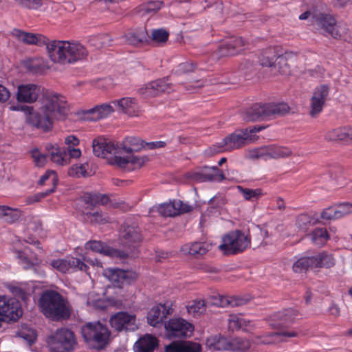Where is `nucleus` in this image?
I'll list each match as a JSON object with an SVG mask.
<instances>
[{"label": "nucleus", "instance_id": "1", "mask_svg": "<svg viewBox=\"0 0 352 352\" xmlns=\"http://www.w3.org/2000/svg\"><path fill=\"white\" fill-rule=\"evenodd\" d=\"M38 103V111L27 105L21 106V110L27 111L28 124L43 132L51 131L54 120L64 118L69 111L65 98L53 91L43 90Z\"/></svg>", "mask_w": 352, "mask_h": 352}, {"label": "nucleus", "instance_id": "2", "mask_svg": "<svg viewBox=\"0 0 352 352\" xmlns=\"http://www.w3.org/2000/svg\"><path fill=\"white\" fill-rule=\"evenodd\" d=\"M92 147L94 154L96 156L108 158L109 155H112L113 157L111 158L110 164H116L122 168L128 167L129 164L134 166L135 168H140L148 160L146 157H125L120 155L122 150L119 149V146L115 145L103 137H98L94 139L92 142Z\"/></svg>", "mask_w": 352, "mask_h": 352}, {"label": "nucleus", "instance_id": "3", "mask_svg": "<svg viewBox=\"0 0 352 352\" xmlns=\"http://www.w3.org/2000/svg\"><path fill=\"white\" fill-rule=\"evenodd\" d=\"M39 307L41 312L54 321H60L69 318L71 311L67 301L58 292L45 291L39 299Z\"/></svg>", "mask_w": 352, "mask_h": 352}, {"label": "nucleus", "instance_id": "4", "mask_svg": "<svg viewBox=\"0 0 352 352\" xmlns=\"http://www.w3.org/2000/svg\"><path fill=\"white\" fill-rule=\"evenodd\" d=\"M263 126H250L249 128L242 129L235 131L234 133L225 137L221 142H218L208 150L206 153L208 155H213L224 151H232L239 149L248 142L254 139V133L261 131Z\"/></svg>", "mask_w": 352, "mask_h": 352}, {"label": "nucleus", "instance_id": "5", "mask_svg": "<svg viewBox=\"0 0 352 352\" xmlns=\"http://www.w3.org/2000/svg\"><path fill=\"white\" fill-rule=\"evenodd\" d=\"M312 25L327 36L336 39H346L347 28L337 23L335 18L331 14L322 12L319 10H315L312 16Z\"/></svg>", "mask_w": 352, "mask_h": 352}, {"label": "nucleus", "instance_id": "6", "mask_svg": "<svg viewBox=\"0 0 352 352\" xmlns=\"http://www.w3.org/2000/svg\"><path fill=\"white\" fill-rule=\"evenodd\" d=\"M141 240L140 230L138 226L124 224L120 232V245L123 249L118 250L125 255H120V259L137 256Z\"/></svg>", "mask_w": 352, "mask_h": 352}, {"label": "nucleus", "instance_id": "7", "mask_svg": "<svg viewBox=\"0 0 352 352\" xmlns=\"http://www.w3.org/2000/svg\"><path fill=\"white\" fill-rule=\"evenodd\" d=\"M250 245L249 235L240 230L229 232L222 239V243L219 246L226 255H234L243 252Z\"/></svg>", "mask_w": 352, "mask_h": 352}, {"label": "nucleus", "instance_id": "8", "mask_svg": "<svg viewBox=\"0 0 352 352\" xmlns=\"http://www.w3.org/2000/svg\"><path fill=\"white\" fill-rule=\"evenodd\" d=\"M81 333L86 342H93L98 348L105 346L110 336L108 329L100 322L87 323Z\"/></svg>", "mask_w": 352, "mask_h": 352}, {"label": "nucleus", "instance_id": "9", "mask_svg": "<svg viewBox=\"0 0 352 352\" xmlns=\"http://www.w3.org/2000/svg\"><path fill=\"white\" fill-rule=\"evenodd\" d=\"M74 333L67 329H58L48 339V346L52 352H69L76 344Z\"/></svg>", "mask_w": 352, "mask_h": 352}, {"label": "nucleus", "instance_id": "10", "mask_svg": "<svg viewBox=\"0 0 352 352\" xmlns=\"http://www.w3.org/2000/svg\"><path fill=\"white\" fill-rule=\"evenodd\" d=\"M22 314L21 305L16 298L0 296V327L3 322L16 321Z\"/></svg>", "mask_w": 352, "mask_h": 352}, {"label": "nucleus", "instance_id": "11", "mask_svg": "<svg viewBox=\"0 0 352 352\" xmlns=\"http://www.w3.org/2000/svg\"><path fill=\"white\" fill-rule=\"evenodd\" d=\"M258 59L261 65L263 67H278V72L285 75L289 72L285 57L278 55L276 49L274 47H270L263 50Z\"/></svg>", "mask_w": 352, "mask_h": 352}, {"label": "nucleus", "instance_id": "12", "mask_svg": "<svg viewBox=\"0 0 352 352\" xmlns=\"http://www.w3.org/2000/svg\"><path fill=\"white\" fill-rule=\"evenodd\" d=\"M292 151L290 148L277 145H267L250 151L249 157L255 159H278L290 156Z\"/></svg>", "mask_w": 352, "mask_h": 352}, {"label": "nucleus", "instance_id": "13", "mask_svg": "<svg viewBox=\"0 0 352 352\" xmlns=\"http://www.w3.org/2000/svg\"><path fill=\"white\" fill-rule=\"evenodd\" d=\"M168 76L151 81L137 89V93L143 98L155 97L162 93L173 91V85L169 82Z\"/></svg>", "mask_w": 352, "mask_h": 352}, {"label": "nucleus", "instance_id": "14", "mask_svg": "<svg viewBox=\"0 0 352 352\" xmlns=\"http://www.w3.org/2000/svg\"><path fill=\"white\" fill-rule=\"evenodd\" d=\"M167 336L170 338H186L193 331L191 323L182 318H173L164 324Z\"/></svg>", "mask_w": 352, "mask_h": 352}, {"label": "nucleus", "instance_id": "15", "mask_svg": "<svg viewBox=\"0 0 352 352\" xmlns=\"http://www.w3.org/2000/svg\"><path fill=\"white\" fill-rule=\"evenodd\" d=\"M64 57L63 64H72L87 57L88 52L80 43L63 41Z\"/></svg>", "mask_w": 352, "mask_h": 352}, {"label": "nucleus", "instance_id": "16", "mask_svg": "<svg viewBox=\"0 0 352 352\" xmlns=\"http://www.w3.org/2000/svg\"><path fill=\"white\" fill-rule=\"evenodd\" d=\"M330 87L328 85H320L315 88L310 102L309 115L316 117L322 111L329 97Z\"/></svg>", "mask_w": 352, "mask_h": 352}, {"label": "nucleus", "instance_id": "17", "mask_svg": "<svg viewBox=\"0 0 352 352\" xmlns=\"http://www.w3.org/2000/svg\"><path fill=\"white\" fill-rule=\"evenodd\" d=\"M110 324L118 331H134L138 329L135 316L126 312L121 311L114 314L110 319Z\"/></svg>", "mask_w": 352, "mask_h": 352}, {"label": "nucleus", "instance_id": "18", "mask_svg": "<svg viewBox=\"0 0 352 352\" xmlns=\"http://www.w3.org/2000/svg\"><path fill=\"white\" fill-rule=\"evenodd\" d=\"M104 275L118 287L129 285L136 279L134 272L120 269H106Z\"/></svg>", "mask_w": 352, "mask_h": 352}, {"label": "nucleus", "instance_id": "19", "mask_svg": "<svg viewBox=\"0 0 352 352\" xmlns=\"http://www.w3.org/2000/svg\"><path fill=\"white\" fill-rule=\"evenodd\" d=\"M193 207L180 200H174L164 203L158 206V212L164 217H175L180 214L187 213L192 210Z\"/></svg>", "mask_w": 352, "mask_h": 352}, {"label": "nucleus", "instance_id": "20", "mask_svg": "<svg viewBox=\"0 0 352 352\" xmlns=\"http://www.w3.org/2000/svg\"><path fill=\"white\" fill-rule=\"evenodd\" d=\"M44 90L34 84L21 85L18 87L16 100L20 102L33 103L39 99Z\"/></svg>", "mask_w": 352, "mask_h": 352}, {"label": "nucleus", "instance_id": "21", "mask_svg": "<svg viewBox=\"0 0 352 352\" xmlns=\"http://www.w3.org/2000/svg\"><path fill=\"white\" fill-rule=\"evenodd\" d=\"M298 316V312L294 309H283L271 316L270 325L272 328L286 327L294 322Z\"/></svg>", "mask_w": 352, "mask_h": 352}, {"label": "nucleus", "instance_id": "22", "mask_svg": "<svg viewBox=\"0 0 352 352\" xmlns=\"http://www.w3.org/2000/svg\"><path fill=\"white\" fill-rule=\"evenodd\" d=\"M245 41L241 37L232 36L223 41L219 50L221 56H234L244 50Z\"/></svg>", "mask_w": 352, "mask_h": 352}, {"label": "nucleus", "instance_id": "23", "mask_svg": "<svg viewBox=\"0 0 352 352\" xmlns=\"http://www.w3.org/2000/svg\"><path fill=\"white\" fill-rule=\"evenodd\" d=\"M192 177L199 182H221L226 178L222 170L217 166H205L201 172L193 173Z\"/></svg>", "mask_w": 352, "mask_h": 352}, {"label": "nucleus", "instance_id": "24", "mask_svg": "<svg viewBox=\"0 0 352 352\" xmlns=\"http://www.w3.org/2000/svg\"><path fill=\"white\" fill-rule=\"evenodd\" d=\"M250 300L248 297L241 296H213L210 301H207V305H214L217 307H239L246 304Z\"/></svg>", "mask_w": 352, "mask_h": 352}, {"label": "nucleus", "instance_id": "25", "mask_svg": "<svg viewBox=\"0 0 352 352\" xmlns=\"http://www.w3.org/2000/svg\"><path fill=\"white\" fill-rule=\"evenodd\" d=\"M11 34L25 44L43 46L47 43V37L42 34L25 32L19 29H14Z\"/></svg>", "mask_w": 352, "mask_h": 352}, {"label": "nucleus", "instance_id": "26", "mask_svg": "<svg viewBox=\"0 0 352 352\" xmlns=\"http://www.w3.org/2000/svg\"><path fill=\"white\" fill-rule=\"evenodd\" d=\"M171 313V308L165 304H160L153 307L147 315L148 323L157 327L158 324L162 323L166 316Z\"/></svg>", "mask_w": 352, "mask_h": 352}, {"label": "nucleus", "instance_id": "27", "mask_svg": "<svg viewBox=\"0 0 352 352\" xmlns=\"http://www.w3.org/2000/svg\"><path fill=\"white\" fill-rule=\"evenodd\" d=\"M47 43L44 44L49 58L54 63L63 64L64 57L63 41L53 40L50 41L47 38Z\"/></svg>", "mask_w": 352, "mask_h": 352}, {"label": "nucleus", "instance_id": "28", "mask_svg": "<svg viewBox=\"0 0 352 352\" xmlns=\"http://www.w3.org/2000/svg\"><path fill=\"white\" fill-rule=\"evenodd\" d=\"M297 333L294 331H281L278 332L269 333L256 338L257 343H262L264 344H274L276 342H284L287 338L296 337Z\"/></svg>", "mask_w": 352, "mask_h": 352}, {"label": "nucleus", "instance_id": "29", "mask_svg": "<svg viewBox=\"0 0 352 352\" xmlns=\"http://www.w3.org/2000/svg\"><path fill=\"white\" fill-rule=\"evenodd\" d=\"M142 148H145V142L138 137H127L123 142V145L119 146V149L122 150L120 155L122 156H135L131 155L133 152L140 151Z\"/></svg>", "mask_w": 352, "mask_h": 352}, {"label": "nucleus", "instance_id": "30", "mask_svg": "<svg viewBox=\"0 0 352 352\" xmlns=\"http://www.w3.org/2000/svg\"><path fill=\"white\" fill-rule=\"evenodd\" d=\"M85 248L87 250H91L94 252L114 258H120V255H125L124 253L119 251L118 249L111 248L100 241H88L85 244Z\"/></svg>", "mask_w": 352, "mask_h": 352}, {"label": "nucleus", "instance_id": "31", "mask_svg": "<svg viewBox=\"0 0 352 352\" xmlns=\"http://www.w3.org/2000/svg\"><path fill=\"white\" fill-rule=\"evenodd\" d=\"M113 111V109L110 104H102L85 111V118L91 121H96L106 118Z\"/></svg>", "mask_w": 352, "mask_h": 352}, {"label": "nucleus", "instance_id": "32", "mask_svg": "<svg viewBox=\"0 0 352 352\" xmlns=\"http://www.w3.org/2000/svg\"><path fill=\"white\" fill-rule=\"evenodd\" d=\"M324 138L328 142H340L352 140V126H346L327 131Z\"/></svg>", "mask_w": 352, "mask_h": 352}, {"label": "nucleus", "instance_id": "33", "mask_svg": "<svg viewBox=\"0 0 352 352\" xmlns=\"http://www.w3.org/2000/svg\"><path fill=\"white\" fill-rule=\"evenodd\" d=\"M113 103L117 105L120 111L130 116H138L139 106L134 98H122L119 100L113 101Z\"/></svg>", "mask_w": 352, "mask_h": 352}, {"label": "nucleus", "instance_id": "34", "mask_svg": "<svg viewBox=\"0 0 352 352\" xmlns=\"http://www.w3.org/2000/svg\"><path fill=\"white\" fill-rule=\"evenodd\" d=\"M158 346V340L152 335L146 334L136 341L133 346L135 352H153Z\"/></svg>", "mask_w": 352, "mask_h": 352}, {"label": "nucleus", "instance_id": "35", "mask_svg": "<svg viewBox=\"0 0 352 352\" xmlns=\"http://www.w3.org/2000/svg\"><path fill=\"white\" fill-rule=\"evenodd\" d=\"M201 346L199 343L183 341L173 342L166 346L165 352H201Z\"/></svg>", "mask_w": 352, "mask_h": 352}, {"label": "nucleus", "instance_id": "36", "mask_svg": "<svg viewBox=\"0 0 352 352\" xmlns=\"http://www.w3.org/2000/svg\"><path fill=\"white\" fill-rule=\"evenodd\" d=\"M211 248V245L206 242H195L186 244L181 248L184 254H189L197 258L205 254Z\"/></svg>", "mask_w": 352, "mask_h": 352}, {"label": "nucleus", "instance_id": "37", "mask_svg": "<svg viewBox=\"0 0 352 352\" xmlns=\"http://www.w3.org/2000/svg\"><path fill=\"white\" fill-rule=\"evenodd\" d=\"M265 113H267L265 104H254L246 110L244 120L250 122L267 119V115H265Z\"/></svg>", "mask_w": 352, "mask_h": 352}, {"label": "nucleus", "instance_id": "38", "mask_svg": "<svg viewBox=\"0 0 352 352\" xmlns=\"http://www.w3.org/2000/svg\"><path fill=\"white\" fill-rule=\"evenodd\" d=\"M148 34L145 28L133 30L124 35L126 42L134 46L146 41Z\"/></svg>", "mask_w": 352, "mask_h": 352}, {"label": "nucleus", "instance_id": "39", "mask_svg": "<svg viewBox=\"0 0 352 352\" xmlns=\"http://www.w3.org/2000/svg\"><path fill=\"white\" fill-rule=\"evenodd\" d=\"M265 104L267 118L283 116L289 111V107L286 103H268Z\"/></svg>", "mask_w": 352, "mask_h": 352}, {"label": "nucleus", "instance_id": "40", "mask_svg": "<svg viewBox=\"0 0 352 352\" xmlns=\"http://www.w3.org/2000/svg\"><path fill=\"white\" fill-rule=\"evenodd\" d=\"M82 200L86 204L94 206L107 204L109 201V198L104 194L88 192L84 195Z\"/></svg>", "mask_w": 352, "mask_h": 352}, {"label": "nucleus", "instance_id": "41", "mask_svg": "<svg viewBox=\"0 0 352 352\" xmlns=\"http://www.w3.org/2000/svg\"><path fill=\"white\" fill-rule=\"evenodd\" d=\"M315 262L314 256L301 257L293 264V270L297 273L306 272L310 268L315 267Z\"/></svg>", "mask_w": 352, "mask_h": 352}, {"label": "nucleus", "instance_id": "42", "mask_svg": "<svg viewBox=\"0 0 352 352\" xmlns=\"http://www.w3.org/2000/svg\"><path fill=\"white\" fill-rule=\"evenodd\" d=\"M113 38L106 34H100L97 36H91L89 38L88 42L90 45L99 49L102 47H107L112 45Z\"/></svg>", "mask_w": 352, "mask_h": 352}, {"label": "nucleus", "instance_id": "43", "mask_svg": "<svg viewBox=\"0 0 352 352\" xmlns=\"http://www.w3.org/2000/svg\"><path fill=\"white\" fill-rule=\"evenodd\" d=\"M207 307L208 305L205 300L199 299L189 302L186 305V309L190 314H192L193 316L196 317L204 314Z\"/></svg>", "mask_w": 352, "mask_h": 352}, {"label": "nucleus", "instance_id": "44", "mask_svg": "<svg viewBox=\"0 0 352 352\" xmlns=\"http://www.w3.org/2000/svg\"><path fill=\"white\" fill-rule=\"evenodd\" d=\"M316 259L315 267H326L330 268L334 266L336 261L334 258L331 254L327 252H322L314 256Z\"/></svg>", "mask_w": 352, "mask_h": 352}, {"label": "nucleus", "instance_id": "45", "mask_svg": "<svg viewBox=\"0 0 352 352\" xmlns=\"http://www.w3.org/2000/svg\"><path fill=\"white\" fill-rule=\"evenodd\" d=\"M30 253L31 251L28 248H25L23 251L17 252L16 256L24 265L25 269H29L38 262V258L34 255H30Z\"/></svg>", "mask_w": 352, "mask_h": 352}, {"label": "nucleus", "instance_id": "46", "mask_svg": "<svg viewBox=\"0 0 352 352\" xmlns=\"http://www.w3.org/2000/svg\"><path fill=\"white\" fill-rule=\"evenodd\" d=\"M208 342L210 346H212L214 350H230L231 348L230 340L221 336H214L211 340H208Z\"/></svg>", "mask_w": 352, "mask_h": 352}, {"label": "nucleus", "instance_id": "47", "mask_svg": "<svg viewBox=\"0 0 352 352\" xmlns=\"http://www.w3.org/2000/svg\"><path fill=\"white\" fill-rule=\"evenodd\" d=\"M237 188L243 195L244 199L248 201H254L258 199L263 195L261 188L250 189L243 188L241 186H238Z\"/></svg>", "mask_w": 352, "mask_h": 352}, {"label": "nucleus", "instance_id": "48", "mask_svg": "<svg viewBox=\"0 0 352 352\" xmlns=\"http://www.w3.org/2000/svg\"><path fill=\"white\" fill-rule=\"evenodd\" d=\"M164 3L160 1H150L143 3L140 7V12L143 15L153 14L159 11L163 6Z\"/></svg>", "mask_w": 352, "mask_h": 352}, {"label": "nucleus", "instance_id": "49", "mask_svg": "<svg viewBox=\"0 0 352 352\" xmlns=\"http://www.w3.org/2000/svg\"><path fill=\"white\" fill-rule=\"evenodd\" d=\"M67 263H69L67 265L68 267V272H76L78 270L82 271V272H87V270L89 269V267L82 262L80 259L72 257V256H67L66 257Z\"/></svg>", "mask_w": 352, "mask_h": 352}, {"label": "nucleus", "instance_id": "50", "mask_svg": "<svg viewBox=\"0 0 352 352\" xmlns=\"http://www.w3.org/2000/svg\"><path fill=\"white\" fill-rule=\"evenodd\" d=\"M329 239V235L325 228H317L315 229L311 234V241L318 245H322Z\"/></svg>", "mask_w": 352, "mask_h": 352}, {"label": "nucleus", "instance_id": "51", "mask_svg": "<svg viewBox=\"0 0 352 352\" xmlns=\"http://www.w3.org/2000/svg\"><path fill=\"white\" fill-rule=\"evenodd\" d=\"M312 220L313 219L310 216L306 214H301L296 218V226L299 231L305 232L313 224Z\"/></svg>", "mask_w": 352, "mask_h": 352}, {"label": "nucleus", "instance_id": "52", "mask_svg": "<svg viewBox=\"0 0 352 352\" xmlns=\"http://www.w3.org/2000/svg\"><path fill=\"white\" fill-rule=\"evenodd\" d=\"M50 160L59 165H65L68 164V155L66 151H62L60 148L50 152L49 156Z\"/></svg>", "mask_w": 352, "mask_h": 352}, {"label": "nucleus", "instance_id": "53", "mask_svg": "<svg viewBox=\"0 0 352 352\" xmlns=\"http://www.w3.org/2000/svg\"><path fill=\"white\" fill-rule=\"evenodd\" d=\"M230 351H247L250 347V342L245 339L235 338L230 340Z\"/></svg>", "mask_w": 352, "mask_h": 352}, {"label": "nucleus", "instance_id": "54", "mask_svg": "<svg viewBox=\"0 0 352 352\" xmlns=\"http://www.w3.org/2000/svg\"><path fill=\"white\" fill-rule=\"evenodd\" d=\"M197 63L193 61H187L180 63L175 69V74L178 75L194 72L197 69Z\"/></svg>", "mask_w": 352, "mask_h": 352}, {"label": "nucleus", "instance_id": "55", "mask_svg": "<svg viewBox=\"0 0 352 352\" xmlns=\"http://www.w3.org/2000/svg\"><path fill=\"white\" fill-rule=\"evenodd\" d=\"M169 33L164 29H154L151 32V39L158 43H164L168 38Z\"/></svg>", "mask_w": 352, "mask_h": 352}, {"label": "nucleus", "instance_id": "56", "mask_svg": "<svg viewBox=\"0 0 352 352\" xmlns=\"http://www.w3.org/2000/svg\"><path fill=\"white\" fill-rule=\"evenodd\" d=\"M21 217V210L8 207V211L6 212V214L3 220L8 223H13L18 221Z\"/></svg>", "mask_w": 352, "mask_h": 352}, {"label": "nucleus", "instance_id": "57", "mask_svg": "<svg viewBox=\"0 0 352 352\" xmlns=\"http://www.w3.org/2000/svg\"><path fill=\"white\" fill-rule=\"evenodd\" d=\"M321 218L326 220H336L340 219L336 205L323 210Z\"/></svg>", "mask_w": 352, "mask_h": 352}, {"label": "nucleus", "instance_id": "58", "mask_svg": "<svg viewBox=\"0 0 352 352\" xmlns=\"http://www.w3.org/2000/svg\"><path fill=\"white\" fill-rule=\"evenodd\" d=\"M69 263H67L66 258L61 259H54L50 262V265L52 266L53 268L56 269V270L62 273L68 272L67 265Z\"/></svg>", "mask_w": 352, "mask_h": 352}, {"label": "nucleus", "instance_id": "59", "mask_svg": "<svg viewBox=\"0 0 352 352\" xmlns=\"http://www.w3.org/2000/svg\"><path fill=\"white\" fill-rule=\"evenodd\" d=\"M32 156L34 158L36 165L38 166H43L45 164L47 157H48L47 154L41 153L37 148L32 151Z\"/></svg>", "mask_w": 352, "mask_h": 352}, {"label": "nucleus", "instance_id": "60", "mask_svg": "<svg viewBox=\"0 0 352 352\" xmlns=\"http://www.w3.org/2000/svg\"><path fill=\"white\" fill-rule=\"evenodd\" d=\"M340 218L352 213V204L348 202L340 203L336 205Z\"/></svg>", "mask_w": 352, "mask_h": 352}, {"label": "nucleus", "instance_id": "61", "mask_svg": "<svg viewBox=\"0 0 352 352\" xmlns=\"http://www.w3.org/2000/svg\"><path fill=\"white\" fill-rule=\"evenodd\" d=\"M89 214L93 217L91 221L96 223L104 224L108 223L110 220L109 217L107 214L101 212H96L92 214L90 213Z\"/></svg>", "mask_w": 352, "mask_h": 352}, {"label": "nucleus", "instance_id": "62", "mask_svg": "<svg viewBox=\"0 0 352 352\" xmlns=\"http://www.w3.org/2000/svg\"><path fill=\"white\" fill-rule=\"evenodd\" d=\"M48 179H50L51 182L53 184V186H56V182L57 180L56 173L53 170H47L43 175H42L38 181V184L43 185L45 183V182Z\"/></svg>", "mask_w": 352, "mask_h": 352}, {"label": "nucleus", "instance_id": "63", "mask_svg": "<svg viewBox=\"0 0 352 352\" xmlns=\"http://www.w3.org/2000/svg\"><path fill=\"white\" fill-rule=\"evenodd\" d=\"M241 318L236 316H232L228 320V328L232 331L241 329Z\"/></svg>", "mask_w": 352, "mask_h": 352}, {"label": "nucleus", "instance_id": "64", "mask_svg": "<svg viewBox=\"0 0 352 352\" xmlns=\"http://www.w3.org/2000/svg\"><path fill=\"white\" fill-rule=\"evenodd\" d=\"M19 4L29 9H37L41 6L42 1L41 0H22Z\"/></svg>", "mask_w": 352, "mask_h": 352}]
</instances>
